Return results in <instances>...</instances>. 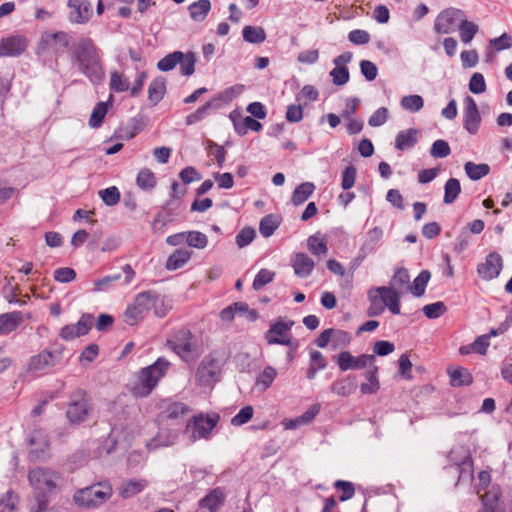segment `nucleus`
<instances>
[{"mask_svg": "<svg viewBox=\"0 0 512 512\" xmlns=\"http://www.w3.org/2000/svg\"><path fill=\"white\" fill-rule=\"evenodd\" d=\"M352 340V336L348 331L341 329H334L332 333V348H344L347 347Z\"/></svg>", "mask_w": 512, "mask_h": 512, "instance_id": "obj_59", "label": "nucleus"}, {"mask_svg": "<svg viewBox=\"0 0 512 512\" xmlns=\"http://www.w3.org/2000/svg\"><path fill=\"white\" fill-rule=\"evenodd\" d=\"M491 482H482L481 487L477 490H485L484 494L481 495L482 503L484 505V512H503V509H499V499L501 496V490L499 485L493 484L489 488Z\"/></svg>", "mask_w": 512, "mask_h": 512, "instance_id": "obj_21", "label": "nucleus"}, {"mask_svg": "<svg viewBox=\"0 0 512 512\" xmlns=\"http://www.w3.org/2000/svg\"><path fill=\"white\" fill-rule=\"evenodd\" d=\"M192 253V251L184 248L175 250L166 260V269L174 271L182 268L190 260Z\"/></svg>", "mask_w": 512, "mask_h": 512, "instance_id": "obj_30", "label": "nucleus"}, {"mask_svg": "<svg viewBox=\"0 0 512 512\" xmlns=\"http://www.w3.org/2000/svg\"><path fill=\"white\" fill-rule=\"evenodd\" d=\"M99 197L107 206H115L121 199V194L116 186H110L98 192Z\"/></svg>", "mask_w": 512, "mask_h": 512, "instance_id": "obj_53", "label": "nucleus"}, {"mask_svg": "<svg viewBox=\"0 0 512 512\" xmlns=\"http://www.w3.org/2000/svg\"><path fill=\"white\" fill-rule=\"evenodd\" d=\"M382 237L383 230L381 228L376 226L370 229L366 234L364 243L360 247L363 250V253H373L379 247Z\"/></svg>", "mask_w": 512, "mask_h": 512, "instance_id": "obj_35", "label": "nucleus"}, {"mask_svg": "<svg viewBox=\"0 0 512 512\" xmlns=\"http://www.w3.org/2000/svg\"><path fill=\"white\" fill-rule=\"evenodd\" d=\"M112 495L109 482H94L89 487L78 490L74 501L79 507L96 508L105 503Z\"/></svg>", "mask_w": 512, "mask_h": 512, "instance_id": "obj_7", "label": "nucleus"}, {"mask_svg": "<svg viewBox=\"0 0 512 512\" xmlns=\"http://www.w3.org/2000/svg\"><path fill=\"white\" fill-rule=\"evenodd\" d=\"M219 420L220 416L217 413L205 414L200 412L187 421L183 433L189 436L191 443L201 439L210 440Z\"/></svg>", "mask_w": 512, "mask_h": 512, "instance_id": "obj_5", "label": "nucleus"}, {"mask_svg": "<svg viewBox=\"0 0 512 512\" xmlns=\"http://www.w3.org/2000/svg\"><path fill=\"white\" fill-rule=\"evenodd\" d=\"M274 277H275V272L270 271L265 268L260 269L253 280V283H252L253 289L256 291H259L265 285L271 283L274 280Z\"/></svg>", "mask_w": 512, "mask_h": 512, "instance_id": "obj_57", "label": "nucleus"}, {"mask_svg": "<svg viewBox=\"0 0 512 512\" xmlns=\"http://www.w3.org/2000/svg\"><path fill=\"white\" fill-rule=\"evenodd\" d=\"M72 42V36L68 32L45 31L37 44L36 55L44 61L54 59L57 63L58 57L62 56L66 49H71Z\"/></svg>", "mask_w": 512, "mask_h": 512, "instance_id": "obj_3", "label": "nucleus"}, {"mask_svg": "<svg viewBox=\"0 0 512 512\" xmlns=\"http://www.w3.org/2000/svg\"><path fill=\"white\" fill-rule=\"evenodd\" d=\"M110 90L116 93L125 92L129 89L130 83L123 74L113 71L110 76Z\"/></svg>", "mask_w": 512, "mask_h": 512, "instance_id": "obj_55", "label": "nucleus"}, {"mask_svg": "<svg viewBox=\"0 0 512 512\" xmlns=\"http://www.w3.org/2000/svg\"><path fill=\"white\" fill-rule=\"evenodd\" d=\"M400 104L403 109L416 113L423 108L424 100L422 96L414 94L402 97Z\"/></svg>", "mask_w": 512, "mask_h": 512, "instance_id": "obj_52", "label": "nucleus"}, {"mask_svg": "<svg viewBox=\"0 0 512 512\" xmlns=\"http://www.w3.org/2000/svg\"><path fill=\"white\" fill-rule=\"evenodd\" d=\"M112 95L109 96V100L104 102H98L92 110L89 119V125L92 128H98L102 125L104 118L108 112V106L111 104Z\"/></svg>", "mask_w": 512, "mask_h": 512, "instance_id": "obj_38", "label": "nucleus"}, {"mask_svg": "<svg viewBox=\"0 0 512 512\" xmlns=\"http://www.w3.org/2000/svg\"><path fill=\"white\" fill-rule=\"evenodd\" d=\"M31 484H35L31 512H48V503L58 492L56 482H31Z\"/></svg>", "mask_w": 512, "mask_h": 512, "instance_id": "obj_14", "label": "nucleus"}, {"mask_svg": "<svg viewBox=\"0 0 512 512\" xmlns=\"http://www.w3.org/2000/svg\"><path fill=\"white\" fill-rule=\"evenodd\" d=\"M194 336L187 328H180L176 330L169 339L167 345L175 352L181 359L188 361L192 358L196 345L193 343Z\"/></svg>", "mask_w": 512, "mask_h": 512, "instance_id": "obj_11", "label": "nucleus"}, {"mask_svg": "<svg viewBox=\"0 0 512 512\" xmlns=\"http://www.w3.org/2000/svg\"><path fill=\"white\" fill-rule=\"evenodd\" d=\"M269 345H284L289 348L287 352V360L291 362L295 354L299 348V341L297 339H293L292 336L287 338H271L269 339Z\"/></svg>", "mask_w": 512, "mask_h": 512, "instance_id": "obj_48", "label": "nucleus"}, {"mask_svg": "<svg viewBox=\"0 0 512 512\" xmlns=\"http://www.w3.org/2000/svg\"><path fill=\"white\" fill-rule=\"evenodd\" d=\"M375 291L379 295H383L385 307H388L389 311L394 314H400V293L391 287L381 286L375 288Z\"/></svg>", "mask_w": 512, "mask_h": 512, "instance_id": "obj_26", "label": "nucleus"}, {"mask_svg": "<svg viewBox=\"0 0 512 512\" xmlns=\"http://www.w3.org/2000/svg\"><path fill=\"white\" fill-rule=\"evenodd\" d=\"M464 170L471 180L477 181L487 176L490 173L491 168L486 163L476 164L468 161L464 165Z\"/></svg>", "mask_w": 512, "mask_h": 512, "instance_id": "obj_42", "label": "nucleus"}, {"mask_svg": "<svg viewBox=\"0 0 512 512\" xmlns=\"http://www.w3.org/2000/svg\"><path fill=\"white\" fill-rule=\"evenodd\" d=\"M121 273L107 275L102 278L94 280V287L92 289L93 292H105L108 291L115 282L121 279Z\"/></svg>", "mask_w": 512, "mask_h": 512, "instance_id": "obj_54", "label": "nucleus"}, {"mask_svg": "<svg viewBox=\"0 0 512 512\" xmlns=\"http://www.w3.org/2000/svg\"><path fill=\"white\" fill-rule=\"evenodd\" d=\"M242 36L244 41L251 44H261L266 38L265 30L260 26L247 25L242 30Z\"/></svg>", "mask_w": 512, "mask_h": 512, "instance_id": "obj_40", "label": "nucleus"}, {"mask_svg": "<svg viewBox=\"0 0 512 512\" xmlns=\"http://www.w3.org/2000/svg\"><path fill=\"white\" fill-rule=\"evenodd\" d=\"M468 88L473 94L484 93L487 89V85L483 74L480 72L473 73L469 80Z\"/></svg>", "mask_w": 512, "mask_h": 512, "instance_id": "obj_61", "label": "nucleus"}, {"mask_svg": "<svg viewBox=\"0 0 512 512\" xmlns=\"http://www.w3.org/2000/svg\"><path fill=\"white\" fill-rule=\"evenodd\" d=\"M226 500V495L222 488L211 490L205 497L199 501V508L206 509L208 512H219Z\"/></svg>", "mask_w": 512, "mask_h": 512, "instance_id": "obj_23", "label": "nucleus"}, {"mask_svg": "<svg viewBox=\"0 0 512 512\" xmlns=\"http://www.w3.org/2000/svg\"><path fill=\"white\" fill-rule=\"evenodd\" d=\"M92 409L90 396L84 389L78 388L70 395L66 416L71 424L79 425L87 420Z\"/></svg>", "mask_w": 512, "mask_h": 512, "instance_id": "obj_9", "label": "nucleus"}, {"mask_svg": "<svg viewBox=\"0 0 512 512\" xmlns=\"http://www.w3.org/2000/svg\"><path fill=\"white\" fill-rule=\"evenodd\" d=\"M277 376L275 368L272 366H266L263 371L259 374L256 380L257 385H261L264 390L268 389Z\"/></svg>", "mask_w": 512, "mask_h": 512, "instance_id": "obj_64", "label": "nucleus"}, {"mask_svg": "<svg viewBox=\"0 0 512 512\" xmlns=\"http://www.w3.org/2000/svg\"><path fill=\"white\" fill-rule=\"evenodd\" d=\"M171 366L165 357L157 360L136 373V381L130 386V393L136 398L148 397L164 378Z\"/></svg>", "mask_w": 512, "mask_h": 512, "instance_id": "obj_2", "label": "nucleus"}, {"mask_svg": "<svg viewBox=\"0 0 512 512\" xmlns=\"http://www.w3.org/2000/svg\"><path fill=\"white\" fill-rule=\"evenodd\" d=\"M280 225V218L275 214L264 216L259 224V231L263 237H270Z\"/></svg>", "mask_w": 512, "mask_h": 512, "instance_id": "obj_44", "label": "nucleus"}, {"mask_svg": "<svg viewBox=\"0 0 512 512\" xmlns=\"http://www.w3.org/2000/svg\"><path fill=\"white\" fill-rule=\"evenodd\" d=\"M368 299L370 301V306L367 310V315L369 317H376L381 315L385 310L383 295H379L375 291V288H373L368 291Z\"/></svg>", "mask_w": 512, "mask_h": 512, "instance_id": "obj_41", "label": "nucleus"}, {"mask_svg": "<svg viewBox=\"0 0 512 512\" xmlns=\"http://www.w3.org/2000/svg\"><path fill=\"white\" fill-rule=\"evenodd\" d=\"M357 389V378L355 375H347L346 377L334 381L330 390L332 393L346 397L354 393Z\"/></svg>", "mask_w": 512, "mask_h": 512, "instance_id": "obj_27", "label": "nucleus"}, {"mask_svg": "<svg viewBox=\"0 0 512 512\" xmlns=\"http://www.w3.org/2000/svg\"><path fill=\"white\" fill-rule=\"evenodd\" d=\"M466 17L465 12L459 8H446L442 10L434 21V31L437 34H451L458 29L459 23Z\"/></svg>", "mask_w": 512, "mask_h": 512, "instance_id": "obj_12", "label": "nucleus"}, {"mask_svg": "<svg viewBox=\"0 0 512 512\" xmlns=\"http://www.w3.org/2000/svg\"><path fill=\"white\" fill-rule=\"evenodd\" d=\"M460 39L464 44H469L479 31V26L472 21L464 19L458 26Z\"/></svg>", "mask_w": 512, "mask_h": 512, "instance_id": "obj_43", "label": "nucleus"}, {"mask_svg": "<svg viewBox=\"0 0 512 512\" xmlns=\"http://www.w3.org/2000/svg\"><path fill=\"white\" fill-rule=\"evenodd\" d=\"M503 269V259L498 252H490L483 263L477 266L478 276L485 281L497 278Z\"/></svg>", "mask_w": 512, "mask_h": 512, "instance_id": "obj_17", "label": "nucleus"}, {"mask_svg": "<svg viewBox=\"0 0 512 512\" xmlns=\"http://www.w3.org/2000/svg\"><path fill=\"white\" fill-rule=\"evenodd\" d=\"M29 460L46 461L50 457V443L47 433L42 429H35L28 438Z\"/></svg>", "mask_w": 512, "mask_h": 512, "instance_id": "obj_13", "label": "nucleus"}, {"mask_svg": "<svg viewBox=\"0 0 512 512\" xmlns=\"http://www.w3.org/2000/svg\"><path fill=\"white\" fill-rule=\"evenodd\" d=\"M307 247L309 251L316 256L326 254L328 252L326 241L324 239H320L317 235H312L307 239Z\"/></svg>", "mask_w": 512, "mask_h": 512, "instance_id": "obj_60", "label": "nucleus"}, {"mask_svg": "<svg viewBox=\"0 0 512 512\" xmlns=\"http://www.w3.org/2000/svg\"><path fill=\"white\" fill-rule=\"evenodd\" d=\"M339 369L343 372L348 370H361L375 363V356L370 354H361L355 357L350 351H342L333 357Z\"/></svg>", "mask_w": 512, "mask_h": 512, "instance_id": "obj_15", "label": "nucleus"}, {"mask_svg": "<svg viewBox=\"0 0 512 512\" xmlns=\"http://www.w3.org/2000/svg\"><path fill=\"white\" fill-rule=\"evenodd\" d=\"M71 59L77 64L78 70L94 85L101 84L105 79L101 50L90 37H82L73 46Z\"/></svg>", "mask_w": 512, "mask_h": 512, "instance_id": "obj_1", "label": "nucleus"}, {"mask_svg": "<svg viewBox=\"0 0 512 512\" xmlns=\"http://www.w3.org/2000/svg\"><path fill=\"white\" fill-rule=\"evenodd\" d=\"M481 115L475 100L467 95L464 98L463 127L471 135H475L481 124Z\"/></svg>", "mask_w": 512, "mask_h": 512, "instance_id": "obj_19", "label": "nucleus"}, {"mask_svg": "<svg viewBox=\"0 0 512 512\" xmlns=\"http://www.w3.org/2000/svg\"><path fill=\"white\" fill-rule=\"evenodd\" d=\"M243 89V85L236 84L226 88L223 92L216 94L213 98L216 100V103H218L219 108H221L224 104L231 102L235 97L241 94Z\"/></svg>", "mask_w": 512, "mask_h": 512, "instance_id": "obj_47", "label": "nucleus"}, {"mask_svg": "<svg viewBox=\"0 0 512 512\" xmlns=\"http://www.w3.org/2000/svg\"><path fill=\"white\" fill-rule=\"evenodd\" d=\"M185 241L188 246L197 248V249H204L208 244V238L206 234L200 232V231H188L185 232Z\"/></svg>", "mask_w": 512, "mask_h": 512, "instance_id": "obj_51", "label": "nucleus"}, {"mask_svg": "<svg viewBox=\"0 0 512 512\" xmlns=\"http://www.w3.org/2000/svg\"><path fill=\"white\" fill-rule=\"evenodd\" d=\"M379 368L374 363L369 366V370L364 373V377L368 383H362L360 385V391L364 395H371L378 392L380 389V382L378 379Z\"/></svg>", "mask_w": 512, "mask_h": 512, "instance_id": "obj_28", "label": "nucleus"}, {"mask_svg": "<svg viewBox=\"0 0 512 512\" xmlns=\"http://www.w3.org/2000/svg\"><path fill=\"white\" fill-rule=\"evenodd\" d=\"M154 301H157L156 290H147L138 293L133 303L128 305L124 312L125 322L130 326L137 324L153 307Z\"/></svg>", "mask_w": 512, "mask_h": 512, "instance_id": "obj_10", "label": "nucleus"}, {"mask_svg": "<svg viewBox=\"0 0 512 512\" xmlns=\"http://www.w3.org/2000/svg\"><path fill=\"white\" fill-rule=\"evenodd\" d=\"M315 185L312 182H303L298 185L291 196V202L295 206L303 204L314 192Z\"/></svg>", "mask_w": 512, "mask_h": 512, "instance_id": "obj_36", "label": "nucleus"}, {"mask_svg": "<svg viewBox=\"0 0 512 512\" xmlns=\"http://www.w3.org/2000/svg\"><path fill=\"white\" fill-rule=\"evenodd\" d=\"M430 278V271L422 270L414 279L413 283L407 286V290L411 292L415 297L423 296Z\"/></svg>", "mask_w": 512, "mask_h": 512, "instance_id": "obj_37", "label": "nucleus"}, {"mask_svg": "<svg viewBox=\"0 0 512 512\" xmlns=\"http://www.w3.org/2000/svg\"><path fill=\"white\" fill-rule=\"evenodd\" d=\"M211 10L210 0H197L188 6L191 19L195 22H202L206 19Z\"/></svg>", "mask_w": 512, "mask_h": 512, "instance_id": "obj_33", "label": "nucleus"}, {"mask_svg": "<svg viewBox=\"0 0 512 512\" xmlns=\"http://www.w3.org/2000/svg\"><path fill=\"white\" fill-rule=\"evenodd\" d=\"M191 410L189 405L183 402L173 401L167 403L160 413V417L162 420H171L180 423Z\"/></svg>", "mask_w": 512, "mask_h": 512, "instance_id": "obj_22", "label": "nucleus"}, {"mask_svg": "<svg viewBox=\"0 0 512 512\" xmlns=\"http://www.w3.org/2000/svg\"><path fill=\"white\" fill-rule=\"evenodd\" d=\"M59 475L52 469L37 467L28 473V480H57Z\"/></svg>", "mask_w": 512, "mask_h": 512, "instance_id": "obj_56", "label": "nucleus"}, {"mask_svg": "<svg viewBox=\"0 0 512 512\" xmlns=\"http://www.w3.org/2000/svg\"><path fill=\"white\" fill-rule=\"evenodd\" d=\"M293 325L294 321H284L282 317H278L264 334L266 342L269 344V339L271 338H287L292 336L290 332Z\"/></svg>", "mask_w": 512, "mask_h": 512, "instance_id": "obj_24", "label": "nucleus"}, {"mask_svg": "<svg viewBox=\"0 0 512 512\" xmlns=\"http://www.w3.org/2000/svg\"><path fill=\"white\" fill-rule=\"evenodd\" d=\"M223 363L215 353H209L199 363L195 372V382L199 387H213L221 380Z\"/></svg>", "mask_w": 512, "mask_h": 512, "instance_id": "obj_8", "label": "nucleus"}, {"mask_svg": "<svg viewBox=\"0 0 512 512\" xmlns=\"http://www.w3.org/2000/svg\"><path fill=\"white\" fill-rule=\"evenodd\" d=\"M449 466L458 474L457 480H475V465L471 450L466 445H455L447 454Z\"/></svg>", "mask_w": 512, "mask_h": 512, "instance_id": "obj_6", "label": "nucleus"}, {"mask_svg": "<svg viewBox=\"0 0 512 512\" xmlns=\"http://www.w3.org/2000/svg\"><path fill=\"white\" fill-rule=\"evenodd\" d=\"M136 183L143 190H151L157 182L154 173L148 168H143L137 175Z\"/></svg>", "mask_w": 512, "mask_h": 512, "instance_id": "obj_49", "label": "nucleus"}, {"mask_svg": "<svg viewBox=\"0 0 512 512\" xmlns=\"http://www.w3.org/2000/svg\"><path fill=\"white\" fill-rule=\"evenodd\" d=\"M183 57L184 53L182 51L169 53L158 61L157 68L163 72L171 71L181 62Z\"/></svg>", "mask_w": 512, "mask_h": 512, "instance_id": "obj_46", "label": "nucleus"}, {"mask_svg": "<svg viewBox=\"0 0 512 512\" xmlns=\"http://www.w3.org/2000/svg\"><path fill=\"white\" fill-rule=\"evenodd\" d=\"M166 93V80L159 76L154 78L148 87V99L152 105H157Z\"/></svg>", "mask_w": 512, "mask_h": 512, "instance_id": "obj_31", "label": "nucleus"}, {"mask_svg": "<svg viewBox=\"0 0 512 512\" xmlns=\"http://www.w3.org/2000/svg\"><path fill=\"white\" fill-rule=\"evenodd\" d=\"M263 128L262 124L258 121V119L253 118L251 116H246L243 118L241 125H235V132L239 136H244L247 134L248 130H252L254 132H259Z\"/></svg>", "mask_w": 512, "mask_h": 512, "instance_id": "obj_50", "label": "nucleus"}, {"mask_svg": "<svg viewBox=\"0 0 512 512\" xmlns=\"http://www.w3.org/2000/svg\"><path fill=\"white\" fill-rule=\"evenodd\" d=\"M448 373L450 384L453 387L468 386L473 382V377L467 369L459 367L454 370H448Z\"/></svg>", "mask_w": 512, "mask_h": 512, "instance_id": "obj_39", "label": "nucleus"}, {"mask_svg": "<svg viewBox=\"0 0 512 512\" xmlns=\"http://www.w3.org/2000/svg\"><path fill=\"white\" fill-rule=\"evenodd\" d=\"M294 273L300 278H307L312 273L315 263L306 253H296L291 259Z\"/></svg>", "mask_w": 512, "mask_h": 512, "instance_id": "obj_25", "label": "nucleus"}, {"mask_svg": "<svg viewBox=\"0 0 512 512\" xmlns=\"http://www.w3.org/2000/svg\"><path fill=\"white\" fill-rule=\"evenodd\" d=\"M21 322L20 312L4 313L0 315V335H8L15 331Z\"/></svg>", "mask_w": 512, "mask_h": 512, "instance_id": "obj_34", "label": "nucleus"}, {"mask_svg": "<svg viewBox=\"0 0 512 512\" xmlns=\"http://www.w3.org/2000/svg\"><path fill=\"white\" fill-rule=\"evenodd\" d=\"M27 39L21 35H12L0 41V57H17L27 48Z\"/></svg>", "mask_w": 512, "mask_h": 512, "instance_id": "obj_20", "label": "nucleus"}, {"mask_svg": "<svg viewBox=\"0 0 512 512\" xmlns=\"http://www.w3.org/2000/svg\"><path fill=\"white\" fill-rule=\"evenodd\" d=\"M219 105L216 103V100L212 97L209 101H207L205 104L200 106L198 109H196L194 112L190 113L186 116L185 122L186 125H193L197 122L202 121L212 110H218Z\"/></svg>", "mask_w": 512, "mask_h": 512, "instance_id": "obj_32", "label": "nucleus"}, {"mask_svg": "<svg viewBox=\"0 0 512 512\" xmlns=\"http://www.w3.org/2000/svg\"><path fill=\"white\" fill-rule=\"evenodd\" d=\"M451 154V148L447 141L438 139L430 148V155L434 158H446Z\"/></svg>", "mask_w": 512, "mask_h": 512, "instance_id": "obj_63", "label": "nucleus"}, {"mask_svg": "<svg viewBox=\"0 0 512 512\" xmlns=\"http://www.w3.org/2000/svg\"><path fill=\"white\" fill-rule=\"evenodd\" d=\"M18 496L11 490L0 497V512H16Z\"/></svg>", "mask_w": 512, "mask_h": 512, "instance_id": "obj_58", "label": "nucleus"}, {"mask_svg": "<svg viewBox=\"0 0 512 512\" xmlns=\"http://www.w3.org/2000/svg\"><path fill=\"white\" fill-rule=\"evenodd\" d=\"M447 311L446 305L437 301L434 303L427 304L423 307V313L428 319H437Z\"/></svg>", "mask_w": 512, "mask_h": 512, "instance_id": "obj_62", "label": "nucleus"}, {"mask_svg": "<svg viewBox=\"0 0 512 512\" xmlns=\"http://www.w3.org/2000/svg\"><path fill=\"white\" fill-rule=\"evenodd\" d=\"M67 6L70 9L67 18L72 24H86L93 16V6L89 0H68Z\"/></svg>", "mask_w": 512, "mask_h": 512, "instance_id": "obj_16", "label": "nucleus"}, {"mask_svg": "<svg viewBox=\"0 0 512 512\" xmlns=\"http://www.w3.org/2000/svg\"><path fill=\"white\" fill-rule=\"evenodd\" d=\"M418 130L415 128H409L398 132L395 138V148L404 151L413 148L417 141Z\"/></svg>", "mask_w": 512, "mask_h": 512, "instance_id": "obj_29", "label": "nucleus"}, {"mask_svg": "<svg viewBox=\"0 0 512 512\" xmlns=\"http://www.w3.org/2000/svg\"><path fill=\"white\" fill-rule=\"evenodd\" d=\"M65 347L63 344L54 343L51 347L42 350L37 355L30 357L27 372L34 376L49 373L55 366L61 363Z\"/></svg>", "mask_w": 512, "mask_h": 512, "instance_id": "obj_4", "label": "nucleus"}, {"mask_svg": "<svg viewBox=\"0 0 512 512\" xmlns=\"http://www.w3.org/2000/svg\"><path fill=\"white\" fill-rule=\"evenodd\" d=\"M180 436V428L160 427L147 443L146 448L148 451H156L160 448H165L174 445Z\"/></svg>", "mask_w": 512, "mask_h": 512, "instance_id": "obj_18", "label": "nucleus"}, {"mask_svg": "<svg viewBox=\"0 0 512 512\" xmlns=\"http://www.w3.org/2000/svg\"><path fill=\"white\" fill-rule=\"evenodd\" d=\"M461 193L460 181L456 178H449L444 185L443 202L452 204Z\"/></svg>", "mask_w": 512, "mask_h": 512, "instance_id": "obj_45", "label": "nucleus"}]
</instances>
